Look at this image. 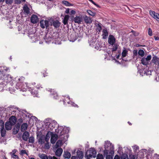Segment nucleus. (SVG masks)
<instances>
[{
	"label": "nucleus",
	"instance_id": "obj_63",
	"mask_svg": "<svg viewBox=\"0 0 159 159\" xmlns=\"http://www.w3.org/2000/svg\"><path fill=\"white\" fill-rule=\"evenodd\" d=\"M90 2H91L92 3H93L94 5L96 4V3L93 0H92V1Z\"/></svg>",
	"mask_w": 159,
	"mask_h": 159
},
{
	"label": "nucleus",
	"instance_id": "obj_64",
	"mask_svg": "<svg viewBox=\"0 0 159 159\" xmlns=\"http://www.w3.org/2000/svg\"><path fill=\"white\" fill-rule=\"evenodd\" d=\"M128 123L130 125H132V123H130L129 121H128Z\"/></svg>",
	"mask_w": 159,
	"mask_h": 159
},
{
	"label": "nucleus",
	"instance_id": "obj_29",
	"mask_svg": "<svg viewBox=\"0 0 159 159\" xmlns=\"http://www.w3.org/2000/svg\"><path fill=\"white\" fill-rule=\"evenodd\" d=\"M20 127V124H18L16 125V131L15 132V131H13V133L14 134H16L18 133V132Z\"/></svg>",
	"mask_w": 159,
	"mask_h": 159
},
{
	"label": "nucleus",
	"instance_id": "obj_61",
	"mask_svg": "<svg viewBox=\"0 0 159 159\" xmlns=\"http://www.w3.org/2000/svg\"><path fill=\"white\" fill-rule=\"evenodd\" d=\"M65 12L66 13H69V9H67L66 11H65Z\"/></svg>",
	"mask_w": 159,
	"mask_h": 159
},
{
	"label": "nucleus",
	"instance_id": "obj_21",
	"mask_svg": "<svg viewBox=\"0 0 159 159\" xmlns=\"http://www.w3.org/2000/svg\"><path fill=\"white\" fill-rule=\"evenodd\" d=\"M69 18V16L68 15L65 16L63 21V23L64 25H66L68 23V20Z\"/></svg>",
	"mask_w": 159,
	"mask_h": 159
},
{
	"label": "nucleus",
	"instance_id": "obj_26",
	"mask_svg": "<svg viewBox=\"0 0 159 159\" xmlns=\"http://www.w3.org/2000/svg\"><path fill=\"white\" fill-rule=\"evenodd\" d=\"M2 137H4L5 136L6 134V131L4 128L1 129L0 131Z\"/></svg>",
	"mask_w": 159,
	"mask_h": 159
},
{
	"label": "nucleus",
	"instance_id": "obj_37",
	"mask_svg": "<svg viewBox=\"0 0 159 159\" xmlns=\"http://www.w3.org/2000/svg\"><path fill=\"white\" fill-rule=\"evenodd\" d=\"M62 143V141L61 140H59L57 141L56 143V146L58 147L61 145Z\"/></svg>",
	"mask_w": 159,
	"mask_h": 159
},
{
	"label": "nucleus",
	"instance_id": "obj_51",
	"mask_svg": "<svg viewBox=\"0 0 159 159\" xmlns=\"http://www.w3.org/2000/svg\"><path fill=\"white\" fill-rule=\"evenodd\" d=\"M15 2L17 4H20L21 3V0H15Z\"/></svg>",
	"mask_w": 159,
	"mask_h": 159
},
{
	"label": "nucleus",
	"instance_id": "obj_30",
	"mask_svg": "<svg viewBox=\"0 0 159 159\" xmlns=\"http://www.w3.org/2000/svg\"><path fill=\"white\" fill-rule=\"evenodd\" d=\"M87 12L89 15L93 16H94L96 14V13L94 12H93L90 10H88L87 11Z\"/></svg>",
	"mask_w": 159,
	"mask_h": 159
},
{
	"label": "nucleus",
	"instance_id": "obj_5",
	"mask_svg": "<svg viewBox=\"0 0 159 159\" xmlns=\"http://www.w3.org/2000/svg\"><path fill=\"white\" fill-rule=\"evenodd\" d=\"M149 13L151 16L159 22V14L151 10L150 11Z\"/></svg>",
	"mask_w": 159,
	"mask_h": 159
},
{
	"label": "nucleus",
	"instance_id": "obj_7",
	"mask_svg": "<svg viewBox=\"0 0 159 159\" xmlns=\"http://www.w3.org/2000/svg\"><path fill=\"white\" fill-rule=\"evenodd\" d=\"M51 142L52 144H53L55 143L57 139L58 136L57 134H54L52 132V134H51Z\"/></svg>",
	"mask_w": 159,
	"mask_h": 159
},
{
	"label": "nucleus",
	"instance_id": "obj_41",
	"mask_svg": "<svg viewBox=\"0 0 159 159\" xmlns=\"http://www.w3.org/2000/svg\"><path fill=\"white\" fill-rule=\"evenodd\" d=\"M35 89L38 90H41L43 88V87L41 86L40 85H37L36 86L34 87Z\"/></svg>",
	"mask_w": 159,
	"mask_h": 159
},
{
	"label": "nucleus",
	"instance_id": "obj_42",
	"mask_svg": "<svg viewBox=\"0 0 159 159\" xmlns=\"http://www.w3.org/2000/svg\"><path fill=\"white\" fill-rule=\"evenodd\" d=\"M97 159H103V155L102 154H98L97 157Z\"/></svg>",
	"mask_w": 159,
	"mask_h": 159
},
{
	"label": "nucleus",
	"instance_id": "obj_12",
	"mask_svg": "<svg viewBox=\"0 0 159 159\" xmlns=\"http://www.w3.org/2000/svg\"><path fill=\"white\" fill-rule=\"evenodd\" d=\"M13 125L11 122L9 121L7 122L5 125V128L7 130H10L12 128V126Z\"/></svg>",
	"mask_w": 159,
	"mask_h": 159
},
{
	"label": "nucleus",
	"instance_id": "obj_36",
	"mask_svg": "<svg viewBox=\"0 0 159 159\" xmlns=\"http://www.w3.org/2000/svg\"><path fill=\"white\" fill-rule=\"evenodd\" d=\"M113 47L112 48V52L116 51L118 48V45L117 44H114Z\"/></svg>",
	"mask_w": 159,
	"mask_h": 159
},
{
	"label": "nucleus",
	"instance_id": "obj_32",
	"mask_svg": "<svg viewBox=\"0 0 159 159\" xmlns=\"http://www.w3.org/2000/svg\"><path fill=\"white\" fill-rule=\"evenodd\" d=\"M101 24L100 23H98L97 25V30L98 31L100 32L102 30Z\"/></svg>",
	"mask_w": 159,
	"mask_h": 159
},
{
	"label": "nucleus",
	"instance_id": "obj_11",
	"mask_svg": "<svg viewBox=\"0 0 159 159\" xmlns=\"http://www.w3.org/2000/svg\"><path fill=\"white\" fill-rule=\"evenodd\" d=\"M9 121L11 122L13 125H14L17 121L16 117L13 116H11L9 119Z\"/></svg>",
	"mask_w": 159,
	"mask_h": 159
},
{
	"label": "nucleus",
	"instance_id": "obj_16",
	"mask_svg": "<svg viewBox=\"0 0 159 159\" xmlns=\"http://www.w3.org/2000/svg\"><path fill=\"white\" fill-rule=\"evenodd\" d=\"M28 125L26 123H24L21 126L20 130L22 132H24L27 129Z\"/></svg>",
	"mask_w": 159,
	"mask_h": 159
},
{
	"label": "nucleus",
	"instance_id": "obj_58",
	"mask_svg": "<svg viewBox=\"0 0 159 159\" xmlns=\"http://www.w3.org/2000/svg\"><path fill=\"white\" fill-rule=\"evenodd\" d=\"M114 159H120V158L118 155H116Z\"/></svg>",
	"mask_w": 159,
	"mask_h": 159
},
{
	"label": "nucleus",
	"instance_id": "obj_59",
	"mask_svg": "<svg viewBox=\"0 0 159 159\" xmlns=\"http://www.w3.org/2000/svg\"><path fill=\"white\" fill-rule=\"evenodd\" d=\"M108 151L107 150V149H105L104 150V153L105 154H107L108 153Z\"/></svg>",
	"mask_w": 159,
	"mask_h": 159
},
{
	"label": "nucleus",
	"instance_id": "obj_47",
	"mask_svg": "<svg viewBox=\"0 0 159 159\" xmlns=\"http://www.w3.org/2000/svg\"><path fill=\"white\" fill-rule=\"evenodd\" d=\"M23 122V120L22 118H20L18 121V124H20L22 123Z\"/></svg>",
	"mask_w": 159,
	"mask_h": 159
},
{
	"label": "nucleus",
	"instance_id": "obj_4",
	"mask_svg": "<svg viewBox=\"0 0 159 159\" xmlns=\"http://www.w3.org/2000/svg\"><path fill=\"white\" fill-rule=\"evenodd\" d=\"M40 27L42 29H44L45 27L46 29L49 28V24L48 20H42L40 21Z\"/></svg>",
	"mask_w": 159,
	"mask_h": 159
},
{
	"label": "nucleus",
	"instance_id": "obj_56",
	"mask_svg": "<svg viewBox=\"0 0 159 159\" xmlns=\"http://www.w3.org/2000/svg\"><path fill=\"white\" fill-rule=\"evenodd\" d=\"M154 38L155 40H159V37H157L155 36L154 37Z\"/></svg>",
	"mask_w": 159,
	"mask_h": 159
},
{
	"label": "nucleus",
	"instance_id": "obj_2",
	"mask_svg": "<svg viewBox=\"0 0 159 159\" xmlns=\"http://www.w3.org/2000/svg\"><path fill=\"white\" fill-rule=\"evenodd\" d=\"M9 72V70L8 67L3 66L0 67V79L2 78L6 75L7 72Z\"/></svg>",
	"mask_w": 159,
	"mask_h": 159
},
{
	"label": "nucleus",
	"instance_id": "obj_31",
	"mask_svg": "<svg viewBox=\"0 0 159 159\" xmlns=\"http://www.w3.org/2000/svg\"><path fill=\"white\" fill-rule=\"evenodd\" d=\"M138 54L139 55L143 57L144 55V52L143 51L142 49H140L138 52Z\"/></svg>",
	"mask_w": 159,
	"mask_h": 159
},
{
	"label": "nucleus",
	"instance_id": "obj_25",
	"mask_svg": "<svg viewBox=\"0 0 159 159\" xmlns=\"http://www.w3.org/2000/svg\"><path fill=\"white\" fill-rule=\"evenodd\" d=\"M128 53V51L125 49V48H124V49H123L122 52V56L123 57H125Z\"/></svg>",
	"mask_w": 159,
	"mask_h": 159
},
{
	"label": "nucleus",
	"instance_id": "obj_14",
	"mask_svg": "<svg viewBox=\"0 0 159 159\" xmlns=\"http://www.w3.org/2000/svg\"><path fill=\"white\" fill-rule=\"evenodd\" d=\"M52 25L54 27V28H57L60 27L61 25V23L58 20H56L55 21H53L52 22Z\"/></svg>",
	"mask_w": 159,
	"mask_h": 159
},
{
	"label": "nucleus",
	"instance_id": "obj_13",
	"mask_svg": "<svg viewBox=\"0 0 159 159\" xmlns=\"http://www.w3.org/2000/svg\"><path fill=\"white\" fill-rule=\"evenodd\" d=\"M85 22L86 24H90L92 22V20L91 18L85 16L84 17Z\"/></svg>",
	"mask_w": 159,
	"mask_h": 159
},
{
	"label": "nucleus",
	"instance_id": "obj_20",
	"mask_svg": "<svg viewBox=\"0 0 159 159\" xmlns=\"http://www.w3.org/2000/svg\"><path fill=\"white\" fill-rule=\"evenodd\" d=\"M77 155L79 159H82L83 157V153L82 151L78 150L77 152Z\"/></svg>",
	"mask_w": 159,
	"mask_h": 159
},
{
	"label": "nucleus",
	"instance_id": "obj_50",
	"mask_svg": "<svg viewBox=\"0 0 159 159\" xmlns=\"http://www.w3.org/2000/svg\"><path fill=\"white\" fill-rule=\"evenodd\" d=\"M106 159H112V157L110 155H107L106 157Z\"/></svg>",
	"mask_w": 159,
	"mask_h": 159
},
{
	"label": "nucleus",
	"instance_id": "obj_34",
	"mask_svg": "<svg viewBox=\"0 0 159 159\" xmlns=\"http://www.w3.org/2000/svg\"><path fill=\"white\" fill-rule=\"evenodd\" d=\"M4 123L3 121L2 120H0V128L1 129H4Z\"/></svg>",
	"mask_w": 159,
	"mask_h": 159
},
{
	"label": "nucleus",
	"instance_id": "obj_10",
	"mask_svg": "<svg viewBox=\"0 0 159 159\" xmlns=\"http://www.w3.org/2000/svg\"><path fill=\"white\" fill-rule=\"evenodd\" d=\"M29 136L30 134L29 132L27 131H25L22 136L23 139L25 141H27L29 139Z\"/></svg>",
	"mask_w": 159,
	"mask_h": 159
},
{
	"label": "nucleus",
	"instance_id": "obj_62",
	"mask_svg": "<svg viewBox=\"0 0 159 159\" xmlns=\"http://www.w3.org/2000/svg\"><path fill=\"white\" fill-rule=\"evenodd\" d=\"M17 150L16 149H14V150L13 151L12 153H14V154H15Z\"/></svg>",
	"mask_w": 159,
	"mask_h": 159
},
{
	"label": "nucleus",
	"instance_id": "obj_38",
	"mask_svg": "<svg viewBox=\"0 0 159 159\" xmlns=\"http://www.w3.org/2000/svg\"><path fill=\"white\" fill-rule=\"evenodd\" d=\"M111 146V143L107 142L106 143V144L104 146V148L106 149H107L108 148V147H109Z\"/></svg>",
	"mask_w": 159,
	"mask_h": 159
},
{
	"label": "nucleus",
	"instance_id": "obj_40",
	"mask_svg": "<svg viewBox=\"0 0 159 159\" xmlns=\"http://www.w3.org/2000/svg\"><path fill=\"white\" fill-rule=\"evenodd\" d=\"M70 100V98L69 97H67L65 99H64L63 100L64 103H66L67 102L68 104L69 103V102H68Z\"/></svg>",
	"mask_w": 159,
	"mask_h": 159
},
{
	"label": "nucleus",
	"instance_id": "obj_48",
	"mask_svg": "<svg viewBox=\"0 0 159 159\" xmlns=\"http://www.w3.org/2000/svg\"><path fill=\"white\" fill-rule=\"evenodd\" d=\"M129 157L130 159H135V157L134 156L132 155H129Z\"/></svg>",
	"mask_w": 159,
	"mask_h": 159
},
{
	"label": "nucleus",
	"instance_id": "obj_39",
	"mask_svg": "<svg viewBox=\"0 0 159 159\" xmlns=\"http://www.w3.org/2000/svg\"><path fill=\"white\" fill-rule=\"evenodd\" d=\"M11 157L14 159H19V157L18 156L14 153H12L11 155Z\"/></svg>",
	"mask_w": 159,
	"mask_h": 159
},
{
	"label": "nucleus",
	"instance_id": "obj_45",
	"mask_svg": "<svg viewBox=\"0 0 159 159\" xmlns=\"http://www.w3.org/2000/svg\"><path fill=\"white\" fill-rule=\"evenodd\" d=\"M148 34L150 36H152V31L150 28L148 29Z\"/></svg>",
	"mask_w": 159,
	"mask_h": 159
},
{
	"label": "nucleus",
	"instance_id": "obj_22",
	"mask_svg": "<svg viewBox=\"0 0 159 159\" xmlns=\"http://www.w3.org/2000/svg\"><path fill=\"white\" fill-rule=\"evenodd\" d=\"M51 134H52V132L50 131L48 132L45 138V141L46 142H48L50 138V136L51 135Z\"/></svg>",
	"mask_w": 159,
	"mask_h": 159
},
{
	"label": "nucleus",
	"instance_id": "obj_53",
	"mask_svg": "<svg viewBox=\"0 0 159 159\" xmlns=\"http://www.w3.org/2000/svg\"><path fill=\"white\" fill-rule=\"evenodd\" d=\"M45 147H46L47 149H48L49 148V147L48 145V142L47 143H46L45 145Z\"/></svg>",
	"mask_w": 159,
	"mask_h": 159
},
{
	"label": "nucleus",
	"instance_id": "obj_54",
	"mask_svg": "<svg viewBox=\"0 0 159 159\" xmlns=\"http://www.w3.org/2000/svg\"><path fill=\"white\" fill-rule=\"evenodd\" d=\"M71 102L72 103V106H74V107H78V106L76 104H75V103H74V102Z\"/></svg>",
	"mask_w": 159,
	"mask_h": 159
},
{
	"label": "nucleus",
	"instance_id": "obj_52",
	"mask_svg": "<svg viewBox=\"0 0 159 159\" xmlns=\"http://www.w3.org/2000/svg\"><path fill=\"white\" fill-rule=\"evenodd\" d=\"M48 159H57V158L56 157H55V156L52 157L51 156H49Z\"/></svg>",
	"mask_w": 159,
	"mask_h": 159
},
{
	"label": "nucleus",
	"instance_id": "obj_46",
	"mask_svg": "<svg viewBox=\"0 0 159 159\" xmlns=\"http://www.w3.org/2000/svg\"><path fill=\"white\" fill-rule=\"evenodd\" d=\"M152 56L151 55H148L147 56V57L146 58V60L147 61H150L151 59Z\"/></svg>",
	"mask_w": 159,
	"mask_h": 159
},
{
	"label": "nucleus",
	"instance_id": "obj_27",
	"mask_svg": "<svg viewBox=\"0 0 159 159\" xmlns=\"http://www.w3.org/2000/svg\"><path fill=\"white\" fill-rule=\"evenodd\" d=\"M62 3L66 6H72V5L66 1H63L62 2Z\"/></svg>",
	"mask_w": 159,
	"mask_h": 159
},
{
	"label": "nucleus",
	"instance_id": "obj_49",
	"mask_svg": "<svg viewBox=\"0 0 159 159\" xmlns=\"http://www.w3.org/2000/svg\"><path fill=\"white\" fill-rule=\"evenodd\" d=\"M131 32H132L134 35L135 36H136L138 35V33H136V32L134 30H132Z\"/></svg>",
	"mask_w": 159,
	"mask_h": 159
},
{
	"label": "nucleus",
	"instance_id": "obj_55",
	"mask_svg": "<svg viewBox=\"0 0 159 159\" xmlns=\"http://www.w3.org/2000/svg\"><path fill=\"white\" fill-rule=\"evenodd\" d=\"M48 73H47L46 71H44V72L43 73V75L44 77L48 76Z\"/></svg>",
	"mask_w": 159,
	"mask_h": 159
},
{
	"label": "nucleus",
	"instance_id": "obj_3",
	"mask_svg": "<svg viewBox=\"0 0 159 159\" xmlns=\"http://www.w3.org/2000/svg\"><path fill=\"white\" fill-rule=\"evenodd\" d=\"M37 138L38 140L39 143L41 144H42L45 143V136L42 133H38L37 134Z\"/></svg>",
	"mask_w": 159,
	"mask_h": 159
},
{
	"label": "nucleus",
	"instance_id": "obj_57",
	"mask_svg": "<svg viewBox=\"0 0 159 159\" xmlns=\"http://www.w3.org/2000/svg\"><path fill=\"white\" fill-rule=\"evenodd\" d=\"M75 13H76V12H75V11L74 10H71L70 11V13H71V14L74 15V14H75Z\"/></svg>",
	"mask_w": 159,
	"mask_h": 159
},
{
	"label": "nucleus",
	"instance_id": "obj_8",
	"mask_svg": "<svg viewBox=\"0 0 159 159\" xmlns=\"http://www.w3.org/2000/svg\"><path fill=\"white\" fill-rule=\"evenodd\" d=\"M115 42L116 39L114 36L113 35H110L108 39V43L112 45L115 44Z\"/></svg>",
	"mask_w": 159,
	"mask_h": 159
},
{
	"label": "nucleus",
	"instance_id": "obj_19",
	"mask_svg": "<svg viewBox=\"0 0 159 159\" xmlns=\"http://www.w3.org/2000/svg\"><path fill=\"white\" fill-rule=\"evenodd\" d=\"M62 152L63 150L61 148H58L56 152V155L57 156L60 157L61 156Z\"/></svg>",
	"mask_w": 159,
	"mask_h": 159
},
{
	"label": "nucleus",
	"instance_id": "obj_35",
	"mask_svg": "<svg viewBox=\"0 0 159 159\" xmlns=\"http://www.w3.org/2000/svg\"><path fill=\"white\" fill-rule=\"evenodd\" d=\"M158 60V58L156 56H154L153 57L152 59V62L156 64V62H157Z\"/></svg>",
	"mask_w": 159,
	"mask_h": 159
},
{
	"label": "nucleus",
	"instance_id": "obj_33",
	"mask_svg": "<svg viewBox=\"0 0 159 159\" xmlns=\"http://www.w3.org/2000/svg\"><path fill=\"white\" fill-rule=\"evenodd\" d=\"M34 142V139L33 136L30 137L29 139V143H33Z\"/></svg>",
	"mask_w": 159,
	"mask_h": 159
},
{
	"label": "nucleus",
	"instance_id": "obj_17",
	"mask_svg": "<svg viewBox=\"0 0 159 159\" xmlns=\"http://www.w3.org/2000/svg\"><path fill=\"white\" fill-rule=\"evenodd\" d=\"M23 9L24 13L28 15L30 13V9L27 6L25 5L23 7Z\"/></svg>",
	"mask_w": 159,
	"mask_h": 159
},
{
	"label": "nucleus",
	"instance_id": "obj_18",
	"mask_svg": "<svg viewBox=\"0 0 159 159\" xmlns=\"http://www.w3.org/2000/svg\"><path fill=\"white\" fill-rule=\"evenodd\" d=\"M103 34H102L103 39H105L106 38L108 34V32L107 29H104L102 30Z\"/></svg>",
	"mask_w": 159,
	"mask_h": 159
},
{
	"label": "nucleus",
	"instance_id": "obj_23",
	"mask_svg": "<svg viewBox=\"0 0 159 159\" xmlns=\"http://www.w3.org/2000/svg\"><path fill=\"white\" fill-rule=\"evenodd\" d=\"M64 157L66 158L69 159L70 157V153L68 151H65L64 154Z\"/></svg>",
	"mask_w": 159,
	"mask_h": 159
},
{
	"label": "nucleus",
	"instance_id": "obj_9",
	"mask_svg": "<svg viewBox=\"0 0 159 159\" xmlns=\"http://www.w3.org/2000/svg\"><path fill=\"white\" fill-rule=\"evenodd\" d=\"M73 21L75 23H77L79 24H81L82 22L83 19L81 16H76L74 18Z\"/></svg>",
	"mask_w": 159,
	"mask_h": 159
},
{
	"label": "nucleus",
	"instance_id": "obj_60",
	"mask_svg": "<svg viewBox=\"0 0 159 159\" xmlns=\"http://www.w3.org/2000/svg\"><path fill=\"white\" fill-rule=\"evenodd\" d=\"M77 157L76 156H72L71 159H77Z\"/></svg>",
	"mask_w": 159,
	"mask_h": 159
},
{
	"label": "nucleus",
	"instance_id": "obj_44",
	"mask_svg": "<svg viewBox=\"0 0 159 159\" xmlns=\"http://www.w3.org/2000/svg\"><path fill=\"white\" fill-rule=\"evenodd\" d=\"M26 154L27 155V153L26 152V151L25 150H22L21 151L20 154L21 155H23L24 154Z\"/></svg>",
	"mask_w": 159,
	"mask_h": 159
},
{
	"label": "nucleus",
	"instance_id": "obj_43",
	"mask_svg": "<svg viewBox=\"0 0 159 159\" xmlns=\"http://www.w3.org/2000/svg\"><path fill=\"white\" fill-rule=\"evenodd\" d=\"M5 2L7 4L11 5L12 3L13 2V0H6Z\"/></svg>",
	"mask_w": 159,
	"mask_h": 159
},
{
	"label": "nucleus",
	"instance_id": "obj_6",
	"mask_svg": "<svg viewBox=\"0 0 159 159\" xmlns=\"http://www.w3.org/2000/svg\"><path fill=\"white\" fill-rule=\"evenodd\" d=\"M39 21V18L36 15H33L30 18V21L33 24L37 23Z\"/></svg>",
	"mask_w": 159,
	"mask_h": 159
},
{
	"label": "nucleus",
	"instance_id": "obj_15",
	"mask_svg": "<svg viewBox=\"0 0 159 159\" xmlns=\"http://www.w3.org/2000/svg\"><path fill=\"white\" fill-rule=\"evenodd\" d=\"M30 93L33 95L34 97H37L38 94V90H37L34 87L30 90Z\"/></svg>",
	"mask_w": 159,
	"mask_h": 159
},
{
	"label": "nucleus",
	"instance_id": "obj_24",
	"mask_svg": "<svg viewBox=\"0 0 159 159\" xmlns=\"http://www.w3.org/2000/svg\"><path fill=\"white\" fill-rule=\"evenodd\" d=\"M39 157L42 159H48L49 158L47 155L44 154H42L39 155Z\"/></svg>",
	"mask_w": 159,
	"mask_h": 159
},
{
	"label": "nucleus",
	"instance_id": "obj_1",
	"mask_svg": "<svg viewBox=\"0 0 159 159\" xmlns=\"http://www.w3.org/2000/svg\"><path fill=\"white\" fill-rule=\"evenodd\" d=\"M96 151L93 149H91L89 151H87L85 154V157L87 159H90V158H95L96 155Z\"/></svg>",
	"mask_w": 159,
	"mask_h": 159
},
{
	"label": "nucleus",
	"instance_id": "obj_28",
	"mask_svg": "<svg viewBox=\"0 0 159 159\" xmlns=\"http://www.w3.org/2000/svg\"><path fill=\"white\" fill-rule=\"evenodd\" d=\"M145 58H143L141 60V63L144 65H147L148 64V62L147 60H146Z\"/></svg>",
	"mask_w": 159,
	"mask_h": 159
}]
</instances>
